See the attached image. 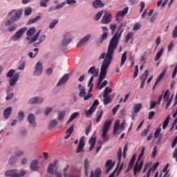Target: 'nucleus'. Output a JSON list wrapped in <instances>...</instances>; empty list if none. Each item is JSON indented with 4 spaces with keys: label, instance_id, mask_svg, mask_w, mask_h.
<instances>
[{
    "label": "nucleus",
    "instance_id": "obj_1",
    "mask_svg": "<svg viewBox=\"0 0 177 177\" xmlns=\"http://www.w3.org/2000/svg\"><path fill=\"white\" fill-rule=\"evenodd\" d=\"M113 50L111 48V47H109L108 52H106V53H102L98 58V60L104 59V61L101 65L100 76L97 85V89L100 91L103 89V88L107 85V80H104L102 84V82L103 80H104V78H106V76L107 75V70H109V67H110L111 62H113Z\"/></svg>",
    "mask_w": 177,
    "mask_h": 177
},
{
    "label": "nucleus",
    "instance_id": "obj_2",
    "mask_svg": "<svg viewBox=\"0 0 177 177\" xmlns=\"http://www.w3.org/2000/svg\"><path fill=\"white\" fill-rule=\"evenodd\" d=\"M127 26V23H121L120 26L118 31L115 33V35L111 39L109 44L108 45L107 51L109 52V48H111L114 52H115V49L118 48V44H120V39H121V35H122V32H124V29H122V27H125Z\"/></svg>",
    "mask_w": 177,
    "mask_h": 177
},
{
    "label": "nucleus",
    "instance_id": "obj_3",
    "mask_svg": "<svg viewBox=\"0 0 177 177\" xmlns=\"http://www.w3.org/2000/svg\"><path fill=\"white\" fill-rule=\"evenodd\" d=\"M12 15H14L12 16ZM21 15H23V10L18 9V10H12L8 13V16H12L11 19H8L4 25L6 27H9V26H12L13 23L15 21H19L20 19H21Z\"/></svg>",
    "mask_w": 177,
    "mask_h": 177
},
{
    "label": "nucleus",
    "instance_id": "obj_4",
    "mask_svg": "<svg viewBox=\"0 0 177 177\" xmlns=\"http://www.w3.org/2000/svg\"><path fill=\"white\" fill-rule=\"evenodd\" d=\"M15 71L13 69H10L7 73V78H10L9 80L10 86H15L16 84H17V81H19V78L20 77V73H15Z\"/></svg>",
    "mask_w": 177,
    "mask_h": 177
},
{
    "label": "nucleus",
    "instance_id": "obj_5",
    "mask_svg": "<svg viewBox=\"0 0 177 177\" xmlns=\"http://www.w3.org/2000/svg\"><path fill=\"white\" fill-rule=\"evenodd\" d=\"M110 127H111V120L105 121L102 129V138L103 139V142H109V140H110V137L109 136V134H107L109 133Z\"/></svg>",
    "mask_w": 177,
    "mask_h": 177
},
{
    "label": "nucleus",
    "instance_id": "obj_6",
    "mask_svg": "<svg viewBox=\"0 0 177 177\" xmlns=\"http://www.w3.org/2000/svg\"><path fill=\"white\" fill-rule=\"evenodd\" d=\"M27 174V171L21 170L20 172L17 171V169H11L8 170L5 173L6 176L8 177H22L24 176Z\"/></svg>",
    "mask_w": 177,
    "mask_h": 177
},
{
    "label": "nucleus",
    "instance_id": "obj_7",
    "mask_svg": "<svg viewBox=\"0 0 177 177\" xmlns=\"http://www.w3.org/2000/svg\"><path fill=\"white\" fill-rule=\"evenodd\" d=\"M73 41V33L70 32H65L63 35V39L62 41V46L64 48L65 46H67L70 42Z\"/></svg>",
    "mask_w": 177,
    "mask_h": 177
},
{
    "label": "nucleus",
    "instance_id": "obj_8",
    "mask_svg": "<svg viewBox=\"0 0 177 177\" xmlns=\"http://www.w3.org/2000/svg\"><path fill=\"white\" fill-rule=\"evenodd\" d=\"M26 30L27 28H21L17 32L10 37V39H12V41H19L20 38H21V35L26 32Z\"/></svg>",
    "mask_w": 177,
    "mask_h": 177
},
{
    "label": "nucleus",
    "instance_id": "obj_9",
    "mask_svg": "<svg viewBox=\"0 0 177 177\" xmlns=\"http://www.w3.org/2000/svg\"><path fill=\"white\" fill-rule=\"evenodd\" d=\"M42 71H44V66L41 62L38 61L35 66L33 75L35 77H39V75L42 74Z\"/></svg>",
    "mask_w": 177,
    "mask_h": 177
},
{
    "label": "nucleus",
    "instance_id": "obj_10",
    "mask_svg": "<svg viewBox=\"0 0 177 177\" xmlns=\"http://www.w3.org/2000/svg\"><path fill=\"white\" fill-rule=\"evenodd\" d=\"M142 167H143V160H138L136 162L133 169L134 176H136V174H139V172L142 171Z\"/></svg>",
    "mask_w": 177,
    "mask_h": 177
},
{
    "label": "nucleus",
    "instance_id": "obj_11",
    "mask_svg": "<svg viewBox=\"0 0 177 177\" xmlns=\"http://www.w3.org/2000/svg\"><path fill=\"white\" fill-rule=\"evenodd\" d=\"M28 121L32 128L37 127V122H35V115L32 113H30L28 115Z\"/></svg>",
    "mask_w": 177,
    "mask_h": 177
},
{
    "label": "nucleus",
    "instance_id": "obj_12",
    "mask_svg": "<svg viewBox=\"0 0 177 177\" xmlns=\"http://www.w3.org/2000/svg\"><path fill=\"white\" fill-rule=\"evenodd\" d=\"M70 78V75L68 73L65 74L63 77H62L57 84H56V86H62L63 84H66Z\"/></svg>",
    "mask_w": 177,
    "mask_h": 177
},
{
    "label": "nucleus",
    "instance_id": "obj_13",
    "mask_svg": "<svg viewBox=\"0 0 177 177\" xmlns=\"http://www.w3.org/2000/svg\"><path fill=\"white\" fill-rule=\"evenodd\" d=\"M91 37H92V35L88 34L84 36L77 44V46L80 48V46H82V45H85L91 39Z\"/></svg>",
    "mask_w": 177,
    "mask_h": 177
},
{
    "label": "nucleus",
    "instance_id": "obj_14",
    "mask_svg": "<svg viewBox=\"0 0 177 177\" xmlns=\"http://www.w3.org/2000/svg\"><path fill=\"white\" fill-rule=\"evenodd\" d=\"M114 162H113V160L111 159L108 160L106 162L105 164V168H106V170L105 171V174H109L111 169L114 167Z\"/></svg>",
    "mask_w": 177,
    "mask_h": 177
},
{
    "label": "nucleus",
    "instance_id": "obj_15",
    "mask_svg": "<svg viewBox=\"0 0 177 177\" xmlns=\"http://www.w3.org/2000/svg\"><path fill=\"white\" fill-rule=\"evenodd\" d=\"M57 164V160H55L54 163H50L47 169V172L50 175L55 174V173L56 172L55 171V168H56Z\"/></svg>",
    "mask_w": 177,
    "mask_h": 177
},
{
    "label": "nucleus",
    "instance_id": "obj_16",
    "mask_svg": "<svg viewBox=\"0 0 177 177\" xmlns=\"http://www.w3.org/2000/svg\"><path fill=\"white\" fill-rule=\"evenodd\" d=\"M84 146H85V137L82 136L80 140L76 153H81L84 150Z\"/></svg>",
    "mask_w": 177,
    "mask_h": 177
},
{
    "label": "nucleus",
    "instance_id": "obj_17",
    "mask_svg": "<svg viewBox=\"0 0 177 177\" xmlns=\"http://www.w3.org/2000/svg\"><path fill=\"white\" fill-rule=\"evenodd\" d=\"M101 23H102V24H109V23H111V14H105L101 20Z\"/></svg>",
    "mask_w": 177,
    "mask_h": 177
},
{
    "label": "nucleus",
    "instance_id": "obj_18",
    "mask_svg": "<svg viewBox=\"0 0 177 177\" xmlns=\"http://www.w3.org/2000/svg\"><path fill=\"white\" fill-rule=\"evenodd\" d=\"M128 10L129 8L126 7L123 10L118 11L115 15L116 20H119L120 17H124V16L128 13Z\"/></svg>",
    "mask_w": 177,
    "mask_h": 177
},
{
    "label": "nucleus",
    "instance_id": "obj_19",
    "mask_svg": "<svg viewBox=\"0 0 177 177\" xmlns=\"http://www.w3.org/2000/svg\"><path fill=\"white\" fill-rule=\"evenodd\" d=\"M12 106H9L3 111V115L4 118H6V120H8L9 117L12 115Z\"/></svg>",
    "mask_w": 177,
    "mask_h": 177
},
{
    "label": "nucleus",
    "instance_id": "obj_20",
    "mask_svg": "<svg viewBox=\"0 0 177 177\" xmlns=\"http://www.w3.org/2000/svg\"><path fill=\"white\" fill-rule=\"evenodd\" d=\"M30 171H38V169H39L37 160H34L30 162Z\"/></svg>",
    "mask_w": 177,
    "mask_h": 177
},
{
    "label": "nucleus",
    "instance_id": "obj_21",
    "mask_svg": "<svg viewBox=\"0 0 177 177\" xmlns=\"http://www.w3.org/2000/svg\"><path fill=\"white\" fill-rule=\"evenodd\" d=\"M88 74H93V77H96L99 75V69H96L95 66H91L88 71Z\"/></svg>",
    "mask_w": 177,
    "mask_h": 177
},
{
    "label": "nucleus",
    "instance_id": "obj_22",
    "mask_svg": "<svg viewBox=\"0 0 177 177\" xmlns=\"http://www.w3.org/2000/svg\"><path fill=\"white\" fill-rule=\"evenodd\" d=\"M136 160V154H133L129 163V167L126 171L127 172H128L129 171H131V169L133 168V165H135Z\"/></svg>",
    "mask_w": 177,
    "mask_h": 177
},
{
    "label": "nucleus",
    "instance_id": "obj_23",
    "mask_svg": "<svg viewBox=\"0 0 177 177\" xmlns=\"http://www.w3.org/2000/svg\"><path fill=\"white\" fill-rule=\"evenodd\" d=\"M104 6V3L102 2L100 0H94L93 1V7L94 9H97L98 8H103Z\"/></svg>",
    "mask_w": 177,
    "mask_h": 177
},
{
    "label": "nucleus",
    "instance_id": "obj_24",
    "mask_svg": "<svg viewBox=\"0 0 177 177\" xmlns=\"http://www.w3.org/2000/svg\"><path fill=\"white\" fill-rule=\"evenodd\" d=\"M89 167H90V162L88 159L84 160V174L86 176H88L89 174Z\"/></svg>",
    "mask_w": 177,
    "mask_h": 177
},
{
    "label": "nucleus",
    "instance_id": "obj_25",
    "mask_svg": "<svg viewBox=\"0 0 177 177\" xmlns=\"http://www.w3.org/2000/svg\"><path fill=\"white\" fill-rule=\"evenodd\" d=\"M57 118L59 121H63L64 120V117H66V111H57Z\"/></svg>",
    "mask_w": 177,
    "mask_h": 177
},
{
    "label": "nucleus",
    "instance_id": "obj_26",
    "mask_svg": "<svg viewBox=\"0 0 177 177\" xmlns=\"http://www.w3.org/2000/svg\"><path fill=\"white\" fill-rule=\"evenodd\" d=\"M95 111H96V110L91 106L88 110L84 111V114L86 117H91L92 114H93Z\"/></svg>",
    "mask_w": 177,
    "mask_h": 177
},
{
    "label": "nucleus",
    "instance_id": "obj_27",
    "mask_svg": "<svg viewBox=\"0 0 177 177\" xmlns=\"http://www.w3.org/2000/svg\"><path fill=\"white\" fill-rule=\"evenodd\" d=\"M166 73H167V69H164L163 71L159 75L158 79L156 80L155 82V85H157V84H158V82H160L161 80L164 78V75H165Z\"/></svg>",
    "mask_w": 177,
    "mask_h": 177
},
{
    "label": "nucleus",
    "instance_id": "obj_28",
    "mask_svg": "<svg viewBox=\"0 0 177 177\" xmlns=\"http://www.w3.org/2000/svg\"><path fill=\"white\" fill-rule=\"evenodd\" d=\"M120 120H117L113 126V135H117V131L120 128Z\"/></svg>",
    "mask_w": 177,
    "mask_h": 177
},
{
    "label": "nucleus",
    "instance_id": "obj_29",
    "mask_svg": "<svg viewBox=\"0 0 177 177\" xmlns=\"http://www.w3.org/2000/svg\"><path fill=\"white\" fill-rule=\"evenodd\" d=\"M140 109H142V104L138 103L136 104L133 107V113L134 114H137L140 111Z\"/></svg>",
    "mask_w": 177,
    "mask_h": 177
},
{
    "label": "nucleus",
    "instance_id": "obj_30",
    "mask_svg": "<svg viewBox=\"0 0 177 177\" xmlns=\"http://www.w3.org/2000/svg\"><path fill=\"white\" fill-rule=\"evenodd\" d=\"M102 117H103V110H100L97 111V118H96V122L97 124L100 122V120H102Z\"/></svg>",
    "mask_w": 177,
    "mask_h": 177
},
{
    "label": "nucleus",
    "instance_id": "obj_31",
    "mask_svg": "<svg viewBox=\"0 0 177 177\" xmlns=\"http://www.w3.org/2000/svg\"><path fill=\"white\" fill-rule=\"evenodd\" d=\"M39 34H41V30H38V32L30 39V40L29 41V44H32V42H35V41L38 39Z\"/></svg>",
    "mask_w": 177,
    "mask_h": 177
},
{
    "label": "nucleus",
    "instance_id": "obj_32",
    "mask_svg": "<svg viewBox=\"0 0 177 177\" xmlns=\"http://www.w3.org/2000/svg\"><path fill=\"white\" fill-rule=\"evenodd\" d=\"M127 52L125 51L121 57V62H120V67H122V66H124V64H125V62H127Z\"/></svg>",
    "mask_w": 177,
    "mask_h": 177
},
{
    "label": "nucleus",
    "instance_id": "obj_33",
    "mask_svg": "<svg viewBox=\"0 0 177 177\" xmlns=\"http://www.w3.org/2000/svg\"><path fill=\"white\" fill-rule=\"evenodd\" d=\"M148 77H149V71L145 70L144 73L140 76V80L142 82H146V80H147Z\"/></svg>",
    "mask_w": 177,
    "mask_h": 177
},
{
    "label": "nucleus",
    "instance_id": "obj_34",
    "mask_svg": "<svg viewBox=\"0 0 177 177\" xmlns=\"http://www.w3.org/2000/svg\"><path fill=\"white\" fill-rule=\"evenodd\" d=\"M108 37H109V33L107 32H104L100 37V44L103 43V41H104L105 39H107Z\"/></svg>",
    "mask_w": 177,
    "mask_h": 177
},
{
    "label": "nucleus",
    "instance_id": "obj_35",
    "mask_svg": "<svg viewBox=\"0 0 177 177\" xmlns=\"http://www.w3.org/2000/svg\"><path fill=\"white\" fill-rule=\"evenodd\" d=\"M169 120H171V117L168 115L165 120L163 122L162 129H166L167 127H168V124H169Z\"/></svg>",
    "mask_w": 177,
    "mask_h": 177
},
{
    "label": "nucleus",
    "instance_id": "obj_36",
    "mask_svg": "<svg viewBox=\"0 0 177 177\" xmlns=\"http://www.w3.org/2000/svg\"><path fill=\"white\" fill-rule=\"evenodd\" d=\"M122 157V149H119L118 151V167L121 164V158Z\"/></svg>",
    "mask_w": 177,
    "mask_h": 177
},
{
    "label": "nucleus",
    "instance_id": "obj_37",
    "mask_svg": "<svg viewBox=\"0 0 177 177\" xmlns=\"http://www.w3.org/2000/svg\"><path fill=\"white\" fill-rule=\"evenodd\" d=\"M56 125H57V120L54 119L50 122L48 125V129H52L53 128H55Z\"/></svg>",
    "mask_w": 177,
    "mask_h": 177
},
{
    "label": "nucleus",
    "instance_id": "obj_38",
    "mask_svg": "<svg viewBox=\"0 0 177 177\" xmlns=\"http://www.w3.org/2000/svg\"><path fill=\"white\" fill-rule=\"evenodd\" d=\"M38 20H41V16L38 15L35 18H33L32 19H30L28 21V24H34V23H37Z\"/></svg>",
    "mask_w": 177,
    "mask_h": 177
},
{
    "label": "nucleus",
    "instance_id": "obj_39",
    "mask_svg": "<svg viewBox=\"0 0 177 177\" xmlns=\"http://www.w3.org/2000/svg\"><path fill=\"white\" fill-rule=\"evenodd\" d=\"M162 52H164V48H161L156 54V57H155V61L156 62H158V60H160V57H161L162 55Z\"/></svg>",
    "mask_w": 177,
    "mask_h": 177
},
{
    "label": "nucleus",
    "instance_id": "obj_40",
    "mask_svg": "<svg viewBox=\"0 0 177 177\" xmlns=\"http://www.w3.org/2000/svg\"><path fill=\"white\" fill-rule=\"evenodd\" d=\"M17 120L19 122H21V121H23V120H24V112L23 111H20L18 113Z\"/></svg>",
    "mask_w": 177,
    "mask_h": 177
},
{
    "label": "nucleus",
    "instance_id": "obj_41",
    "mask_svg": "<svg viewBox=\"0 0 177 177\" xmlns=\"http://www.w3.org/2000/svg\"><path fill=\"white\" fill-rule=\"evenodd\" d=\"M113 92V89L110 87H106L104 91L103 97H106V96H109V93H111Z\"/></svg>",
    "mask_w": 177,
    "mask_h": 177
},
{
    "label": "nucleus",
    "instance_id": "obj_42",
    "mask_svg": "<svg viewBox=\"0 0 177 177\" xmlns=\"http://www.w3.org/2000/svg\"><path fill=\"white\" fill-rule=\"evenodd\" d=\"M17 161V157H16L15 156H12L8 160V164L10 165H14V164H16Z\"/></svg>",
    "mask_w": 177,
    "mask_h": 177
},
{
    "label": "nucleus",
    "instance_id": "obj_43",
    "mask_svg": "<svg viewBox=\"0 0 177 177\" xmlns=\"http://www.w3.org/2000/svg\"><path fill=\"white\" fill-rule=\"evenodd\" d=\"M57 23H59V20L58 19H53L49 25V28L50 30H53V28H55V26H56V24H57Z\"/></svg>",
    "mask_w": 177,
    "mask_h": 177
},
{
    "label": "nucleus",
    "instance_id": "obj_44",
    "mask_svg": "<svg viewBox=\"0 0 177 177\" xmlns=\"http://www.w3.org/2000/svg\"><path fill=\"white\" fill-rule=\"evenodd\" d=\"M64 5H66V1H64L62 3L57 5L55 7L53 8H50V10H56V9H62V8L64 7Z\"/></svg>",
    "mask_w": 177,
    "mask_h": 177
},
{
    "label": "nucleus",
    "instance_id": "obj_45",
    "mask_svg": "<svg viewBox=\"0 0 177 177\" xmlns=\"http://www.w3.org/2000/svg\"><path fill=\"white\" fill-rule=\"evenodd\" d=\"M34 34H35V28H34V27L30 28L26 32V35H28V37H31L32 35H34Z\"/></svg>",
    "mask_w": 177,
    "mask_h": 177
},
{
    "label": "nucleus",
    "instance_id": "obj_46",
    "mask_svg": "<svg viewBox=\"0 0 177 177\" xmlns=\"http://www.w3.org/2000/svg\"><path fill=\"white\" fill-rule=\"evenodd\" d=\"M31 13H32V8H31V7H27L26 8H25V10H24L25 16H30Z\"/></svg>",
    "mask_w": 177,
    "mask_h": 177
},
{
    "label": "nucleus",
    "instance_id": "obj_47",
    "mask_svg": "<svg viewBox=\"0 0 177 177\" xmlns=\"http://www.w3.org/2000/svg\"><path fill=\"white\" fill-rule=\"evenodd\" d=\"M109 103H111V98L110 97V95L104 97V106H107Z\"/></svg>",
    "mask_w": 177,
    "mask_h": 177
},
{
    "label": "nucleus",
    "instance_id": "obj_48",
    "mask_svg": "<svg viewBox=\"0 0 177 177\" xmlns=\"http://www.w3.org/2000/svg\"><path fill=\"white\" fill-rule=\"evenodd\" d=\"M103 16V10L100 11L97 14L95 15V21H99L100 20V17Z\"/></svg>",
    "mask_w": 177,
    "mask_h": 177
},
{
    "label": "nucleus",
    "instance_id": "obj_49",
    "mask_svg": "<svg viewBox=\"0 0 177 177\" xmlns=\"http://www.w3.org/2000/svg\"><path fill=\"white\" fill-rule=\"evenodd\" d=\"M52 111H53V108L47 106L44 110V114L45 115H48Z\"/></svg>",
    "mask_w": 177,
    "mask_h": 177
},
{
    "label": "nucleus",
    "instance_id": "obj_50",
    "mask_svg": "<svg viewBox=\"0 0 177 177\" xmlns=\"http://www.w3.org/2000/svg\"><path fill=\"white\" fill-rule=\"evenodd\" d=\"M36 99V104H42L45 100L42 97H35Z\"/></svg>",
    "mask_w": 177,
    "mask_h": 177
},
{
    "label": "nucleus",
    "instance_id": "obj_51",
    "mask_svg": "<svg viewBox=\"0 0 177 177\" xmlns=\"http://www.w3.org/2000/svg\"><path fill=\"white\" fill-rule=\"evenodd\" d=\"M80 91L79 93L80 97H83L84 96H85V95H86V91L85 90V87L80 88Z\"/></svg>",
    "mask_w": 177,
    "mask_h": 177
},
{
    "label": "nucleus",
    "instance_id": "obj_52",
    "mask_svg": "<svg viewBox=\"0 0 177 177\" xmlns=\"http://www.w3.org/2000/svg\"><path fill=\"white\" fill-rule=\"evenodd\" d=\"M169 167V163H167L165 168L163 169V172H165V175L163 177H168V172H169V170H168V167Z\"/></svg>",
    "mask_w": 177,
    "mask_h": 177
},
{
    "label": "nucleus",
    "instance_id": "obj_53",
    "mask_svg": "<svg viewBox=\"0 0 177 177\" xmlns=\"http://www.w3.org/2000/svg\"><path fill=\"white\" fill-rule=\"evenodd\" d=\"M160 133H161V127H159L156 129V131L154 132L155 139H157V138H158Z\"/></svg>",
    "mask_w": 177,
    "mask_h": 177
},
{
    "label": "nucleus",
    "instance_id": "obj_54",
    "mask_svg": "<svg viewBox=\"0 0 177 177\" xmlns=\"http://www.w3.org/2000/svg\"><path fill=\"white\" fill-rule=\"evenodd\" d=\"M80 115V112H75L73 113L69 118L71 121H74L75 118H77Z\"/></svg>",
    "mask_w": 177,
    "mask_h": 177
},
{
    "label": "nucleus",
    "instance_id": "obj_55",
    "mask_svg": "<svg viewBox=\"0 0 177 177\" xmlns=\"http://www.w3.org/2000/svg\"><path fill=\"white\" fill-rule=\"evenodd\" d=\"M157 16H158V12H155L149 19L150 23H154L156 19H157Z\"/></svg>",
    "mask_w": 177,
    "mask_h": 177
},
{
    "label": "nucleus",
    "instance_id": "obj_56",
    "mask_svg": "<svg viewBox=\"0 0 177 177\" xmlns=\"http://www.w3.org/2000/svg\"><path fill=\"white\" fill-rule=\"evenodd\" d=\"M19 133L21 136H27V129L21 128L19 131Z\"/></svg>",
    "mask_w": 177,
    "mask_h": 177
},
{
    "label": "nucleus",
    "instance_id": "obj_57",
    "mask_svg": "<svg viewBox=\"0 0 177 177\" xmlns=\"http://www.w3.org/2000/svg\"><path fill=\"white\" fill-rule=\"evenodd\" d=\"M163 99H164L165 102H167L168 100V99H169V90H167L165 92Z\"/></svg>",
    "mask_w": 177,
    "mask_h": 177
},
{
    "label": "nucleus",
    "instance_id": "obj_58",
    "mask_svg": "<svg viewBox=\"0 0 177 177\" xmlns=\"http://www.w3.org/2000/svg\"><path fill=\"white\" fill-rule=\"evenodd\" d=\"M110 30H111V34H114V31H115V28H117V24H111L109 27Z\"/></svg>",
    "mask_w": 177,
    "mask_h": 177
},
{
    "label": "nucleus",
    "instance_id": "obj_59",
    "mask_svg": "<svg viewBox=\"0 0 177 177\" xmlns=\"http://www.w3.org/2000/svg\"><path fill=\"white\" fill-rule=\"evenodd\" d=\"M100 175H102V169H100V168H98L95 171L94 177H100Z\"/></svg>",
    "mask_w": 177,
    "mask_h": 177
},
{
    "label": "nucleus",
    "instance_id": "obj_60",
    "mask_svg": "<svg viewBox=\"0 0 177 177\" xmlns=\"http://www.w3.org/2000/svg\"><path fill=\"white\" fill-rule=\"evenodd\" d=\"M131 38H133V32H130L127 35V37H126V39H125V43L127 44Z\"/></svg>",
    "mask_w": 177,
    "mask_h": 177
},
{
    "label": "nucleus",
    "instance_id": "obj_61",
    "mask_svg": "<svg viewBox=\"0 0 177 177\" xmlns=\"http://www.w3.org/2000/svg\"><path fill=\"white\" fill-rule=\"evenodd\" d=\"M17 28V25L13 24L8 28V31H9L10 32H12V31H15V30H16Z\"/></svg>",
    "mask_w": 177,
    "mask_h": 177
},
{
    "label": "nucleus",
    "instance_id": "obj_62",
    "mask_svg": "<svg viewBox=\"0 0 177 177\" xmlns=\"http://www.w3.org/2000/svg\"><path fill=\"white\" fill-rule=\"evenodd\" d=\"M39 6H41V8H46V6H48V3H46L45 0H40Z\"/></svg>",
    "mask_w": 177,
    "mask_h": 177
},
{
    "label": "nucleus",
    "instance_id": "obj_63",
    "mask_svg": "<svg viewBox=\"0 0 177 177\" xmlns=\"http://www.w3.org/2000/svg\"><path fill=\"white\" fill-rule=\"evenodd\" d=\"M28 103L29 104H37V100H36L35 97L30 98V99L28 100Z\"/></svg>",
    "mask_w": 177,
    "mask_h": 177
},
{
    "label": "nucleus",
    "instance_id": "obj_64",
    "mask_svg": "<svg viewBox=\"0 0 177 177\" xmlns=\"http://www.w3.org/2000/svg\"><path fill=\"white\" fill-rule=\"evenodd\" d=\"M173 38H177V26H175L172 32Z\"/></svg>",
    "mask_w": 177,
    "mask_h": 177
}]
</instances>
